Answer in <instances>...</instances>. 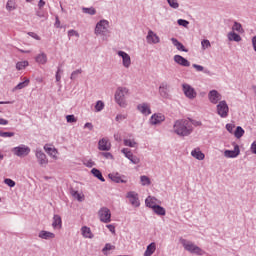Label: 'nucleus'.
I'll return each mask as SVG.
<instances>
[{
	"label": "nucleus",
	"mask_w": 256,
	"mask_h": 256,
	"mask_svg": "<svg viewBox=\"0 0 256 256\" xmlns=\"http://www.w3.org/2000/svg\"><path fill=\"white\" fill-rule=\"evenodd\" d=\"M84 165H85V167H89V168L95 167V163L91 159L90 160H85Z\"/></svg>",
	"instance_id": "obj_57"
},
{
	"label": "nucleus",
	"mask_w": 256,
	"mask_h": 256,
	"mask_svg": "<svg viewBox=\"0 0 256 256\" xmlns=\"http://www.w3.org/2000/svg\"><path fill=\"white\" fill-rule=\"evenodd\" d=\"M29 37H32V39H35L36 41H41V37L37 35L35 32H28Z\"/></svg>",
	"instance_id": "obj_56"
},
{
	"label": "nucleus",
	"mask_w": 256,
	"mask_h": 256,
	"mask_svg": "<svg viewBox=\"0 0 256 256\" xmlns=\"http://www.w3.org/2000/svg\"><path fill=\"white\" fill-rule=\"evenodd\" d=\"M234 129H235V124H226V130L228 133H233Z\"/></svg>",
	"instance_id": "obj_59"
},
{
	"label": "nucleus",
	"mask_w": 256,
	"mask_h": 256,
	"mask_svg": "<svg viewBox=\"0 0 256 256\" xmlns=\"http://www.w3.org/2000/svg\"><path fill=\"white\" fill-rule=\"evenodd\" d=\"M252 46L254 51H256V36L252 37Z\"/></svg>",
	"instance_id": "obj_64"
},
{
	"label": "nucleus",
	"mask_w": 256,
	"mask_h": 256,
	"mask_svg": "<svg viewBox=\"0 0 256 256\" xmlns=\"http://www.w3.org/2000/svg\"><path fill=\"white\" fill-rule=\"evenodd\" d=\"M169 83L162 82L159 86V95L162 97V99H171V94H169Z\"/></svg>",
	"instance_id": "obj_13"
},
{
	"label": "nucleus",
	"mask_w": 256,
	"mask_h": 256,
	"mask_svg": "<svg viewBox=\"0 0 256 256\" xmlns=\"http://www.w3.org/2000/svg\"><path fill=\"white\" fill-rule=\"evenodd\" d=\"M243 135H245V130L241 126L236 127V130L234 131L236 139H241Z\"/></svg>",
	"instance_id": "obj_37"
},
{
	"label": "nucleus",
	"mask_w": 256,
	"mask_h": 256,
	"mask_svg": "<svg viewBox=\"0 0 256 256\" xmlns=\"http://www.w3.org/2000/svg\"><path fill=\"white\" fill-rule=\"evenodd\" d=\"M44 151L52 157V159L57 160V155L59 154V151L56 150L55 147H49V145H44Z\"/></svg>",
	"instance_id": "obj_22"
},
{
	"label": "nucleus",
	"mask_w": 256,
	"mask_h": 256,
	"mask_svg": "<svg viewBox=\"0 0 256 256\" xmlns=\"http://www.w3.org/2000/svg\"><path fill=\"white\" fill-rule=\"evenodd\" d=\"M140 181L143 187L151 185V179L146 175L141 176Z\"/></svg>",
	"instance_id": "obj_41"
},
{
	"label": "nucleus",
	"mask_w": 256,
	"mask_h": 256,
	"mask_svg": "<svg viewBox=\"0 0 256 256\" xmlns=\"http://www.w3.org/2000/svg\"><path fill=\"white\" fill-rule=\"evenodd\" d=\"M124 145L125 147H135V145H137V142H135V140L125 139Z\"/></svg>",
	"instance_id": "obj_48"
},
{
	"label": "nucleus",
	"mask_w": 256,
	"mask_h": 256,
	"mask_svg": "<svg viewBox=\"0 0 256 256\" xmlns=\"http://www.w3.org/2000/svg\"><path fill=\"white\" fill-rule=\"evenodd\" d=\"M59 73H61V68H58L57 71H56L55 77H56V82L57 83H59V81H61V74H59Z\"/></svg>",
	"instance_id": "obj_61"
},
{
	"label": "nucleus",
	"mask_w": 256,
	"mask_h": 256,
	"mask_svg": "<svg viewBox=\"0 0 256 256\" xmlns=\"http://www.w3.org/2000/svg\"><path fill=\"white\" fill-rule=\"evenodd\" d=\"M190 120V127H201L203 125L201 121L193 120L191 118H188Z\"/></svg>",
	"instance_id": "obj_49"
},
{
	"label": "nucleus",
	"mask_w": 256,
	"mask_h": 256,
	"mask_svg": "<svg viewBox=\"0 0 256 256\" xmlns=\"http://www.w3.org/2000/svg\"><path fill=\"white\" fill-rule=\"evenodd\" d=\"M71 37H79V32L77 30H69L68 31V38L71 39Z\"/></svg>",
	"instance_id": "obj_52"
},
{
	"label": "nucleus",
	"mask_w": 256,
	"mask_h": 256,
	"mask_svg": "<svg viewBox=\"0 0 256 256\" xmlns=\"http://www.w3.org/2000/svg\"><path fill=\"white\" fill-rule=\"evenodd\" d=\"M36 15H37V17H40V19L47 17L45 15V12L43 10H41L40 8H39V10L36 11Z\"/></svg>",
	"instance_id": "obj_58"
},
{
	"label": "nucleus",
	"mask_w": 256,
	"mask_h": 256,
	"mask_svg": "<svg viewBox=\"0 0 256 256\" xmlns=\"http://www.w3.org/2000/svg\"><path fill=\"white\" fill-rule=\"evenodd\" d=\"M171 41L174 47H176L178 51H183L184 53H187L188 50L185 49V46L183 45V43L179 42L177 38H171Z\"/></svg>",
	"instance_id": "obj_30"
},
{
	"label": "nucleus",
	"mask_w": 256,
	"mask_h": 256,
	"mask_svg": "<svg viewBox=\"0 0 256 256\" xmlns=\"http://www.w3.org/2000/svg\"><path fill=\"white\" fill-rule=\"evenodd\" d=\"M92 175L96 177V179H99V181H102V183H105V178L103 177V174L99 171L97 168H93L91 170Z\"/></svg>",
	"instance_id": "obj_33"
},
{
	"label": "nucleus",
	"mask_w": 256,
	"mask_h": 256,
	"mask_svg": "<svg viewBox=\"0 0 256 256\" xmlns=\"http://www.w3.org/2000/svg\"><path fill=\"white\" fill-rule=\"evenodd\" d=\"M208 99L212 105H217V103H221V99H223V96H221V93L217 90H211L208 93Z\"/></svg>",
	"instance_id": "obj_12"
},
{
	"label": "nucleus",
	"mask_w": 256,
	"mask_h": 256,
	"mask_svg": "<svg viewBox=\"0 0 256 256\" xmlns=\"http://www.w3.org/2000/svg\"><path fill=\"white\" fill-rule=\"evenodd\" d=\"M192 67L194 69H196V71H198V72L205 71V68L201 65H198V64H193Z\"/></svg>",
	"instance_id": "obj_60"
},
{
	"label": "nucleus",
	"mask_w": 256,
	"mask_h": 256,
	"mask_svg": "<svg viewBox=\"0 0 256 256\" xmlns=\"http://www.w3.org/2000/svg\"><path fill=\"white\" fill-rule=\"evenodd\" d=\"M29 85V79L24 80L23 82H20L18 85H16L13 89V91H19L21 89H25Z\"/></svg>",
	"instance_id": "obj_39"
},
{
	"label": "nucleus",
	"mask_w": 256,
	"mask_h": 256,
	"mask_svg": "<svg viewBox=\"0 0 256 256\" xmlns=\"http://www.w3.org/2000/svg\"><path fill=\"white\" fill-rule=\"evenodd\" d=\"M179 242L185 249V251H188V253H191L192 255H198L203 256L205 255V250L201 249V247L195 245L191 240H187L185 238H180Z\"/></svg>",
	"instance_id": "obj_3"
},
{
	"label": "nucleus",
	"mask_w": 256,
	"mask_h": 256,
	"mask_svg": "<svg viewBox=\"0 0 256 256\" xmlns=\"http://www.w3.org/2000/svg\"><path fill=\"white\" fill-rule=\"evenodd\" d=\"M110 27L111 25L109 20L102 19L96 23L94 34L97 37H102L103 41H107V39L111 37V30H109Z\"/></svg>",
	"instance_id": "obj_2"
},
{
	"label": "nucleus",
	"mask_w": 256,
	"mask_h": 256,
	"mask_svg": "<svg viewBox=\"0 0 256 256\" xmlns=\"http://www.w3.org/2000/svg\"><path fill=\"white\" fill-rule=\"evenodd\" d=\"M201 47L203 51H205L206 49H210L211 42L208 39H204L201 41Z\"/></svg>",
	"instance_id": "obj_45"
},
{
	"label": "nucleus",
	"mask_w": 256,
	"mask_h": 256,
	"mask_svg": "<svg viewBox=\"0 0 256 256\" xmlns=\"http://www.w3.org/2000/svg\"><path fill=\"white\" fill-rule=\"evenodd\" d=\"M232 31L233 32H237V33H243V25H241V23L234 21V24L232 26Z\"/></svg>",
	"instance_id": "obj_38"
},
{
	"label": "nucleus",
	"mask_w": 256,
	"mask_h": 256,
	"mask_svg": "<svg viewBox=\"0 0 256 256\" xmlns=\"http://www.w3.org/2000/svg\"><path fill=\"white\" fill-rule=\"evenodd\" d=\"M250 150H251V153H253L254 155H256V141H254V142L251 144Z\"/></svg>",
	"instance_id": "obj_62"
},
{
	"label": "nucleus",
	"mask_w": 256,
	"mask_h": 256,
	"mask_svg": "<svg viewBox=\"0 0 256 256\" xmlns=\"http://www.w3.org/2000/svg\"><path fill=\"white\" fill-rule=\"evenodd\" d=\"M117 55L118 57H121L123 67L129 69L131 67V56H129L127 52L121 50L117 52Z\"/></svg>",
	"instance_id": "obj_16"
},
{
	"label": "nucleus",
	"mask_w": 256,
	"mask_h": 256,
	"mask_svg": "<svg viewBox=\"0 0 256 256\" xmlns=\"http://www.w3.org/2000/svg\"><path fill=\"white\" fill-rule=\"evenodd\" d=\"M12 153L13 155H15L16 157H27V155H29V153H31V148L25 144H20L14 148H12Z\"/></svg>",
	"instance_id": "obj_5"
},
{
	"label": "nucleus",
	"mask_w": 256,
	"mask_h": 256,
	"mask_svg": "<svg viewBox=\"0 0 256 256\" xmlns=\"http://www.w3.org/2000/svg\"><path fill=\"white\" fill-rule=\"evenodd\" d=\"M82 73H83L82 69H77L73 71L70 76L71 81H75V79H77V77H79V75H81Z\"/></svg>",
	"instance_id": "obj_44"
},
{
	"label": "nucleus",
	"mask_w": 256,
	"mask_h": 256,
	"mask_svg": "<svg viewBox=\"0 0 256 256\" xmlns=\"http://www.w3.org/2000/svg\"><path fill=\"white\" fill-rule=\"evenodd\" d=\"M127 199H129V202L132 207H139L141 203L139 202V194L135 191H130L126 195Z\"/></svg>",
	"instance_id": "obj_15"
},
{
	"label": "nucleus",
	"mask_w": 256,
	"mask_h": 256,
	"mask_svg": "<svg viewBox=\"0 0 256 256\" xmlns=\"http://www.w3.org/2000/svg\"><path fill=\"white\" fill-rule=\"evenodd\" d=\"M0 137H3L4 139L15 137V132H3L0 130Z\"/></svg>",
	"instance_id": "obj_47"
},
{
	"label": "nucleus",
	"mask_w": 256,
	"mask_h": 256,
	"mask_svg": "<svg viewBox=\"0 0 256 256\" xmlns=\"http://www.w3.org/2000/svg\"><path fill=\"white\" fill-rule=\"evenodd\" d=\"M38 237L40 239H45L46 241H49V239H55V233L41 230L38 234Z\"/></svg>",
	"instance_id": "obj_24"
},
{
	"label": "nucleus",
	"mask_w": 256,
	"mask_h": 256,
	"mask_svg": "<svg viewBox=\"0 0 256 256\" xmlns=\"http://www.w3.org/2000/svg\"><path fill=\"white\" fill-rule=\"evenodd\" d=\"M98 149L99 151H111V141H109V138H101L98 141Z\"/></svg>",
	"instance_id": "obj_17"
},
{
	"label": "nucleus",
	"mask_w": 256,
	"mask_h": 256,
	"mask_svg": "<svg viewBox=\"0 0 256 256\" xmlns=\"http://www.w3.org/2000/svg\"><path fill=\"white\" fill-rule=\"evenodd\" d=\"M125 119H127V115L126 114H117L115 120L118 123H121V121H125Z\"/></svg>",
	"instance_id": "obj_51"
},
{
	"label": "nucleus",
	"mask_w": 256,
	"mask_h": 256,
	"mask_svg": "<svg viewBox=\"0 0 256 256\" xmlns=\"http://www.w3.org/2000/svg\"><path fill=\"white\" fill-rule=\"evenodd\" d=\"M191 155L192 157H194V159H197L198 161H203V159H205V154L201 152L199 148L192 150Z\"/></svg>",
	"instance_id": "obj_27"
},
{
	"label": "nucleus",
	"mask_w": 256,
	"mask_h": 256,
	"mask_svg": "<svg viewBox=\"0 0 256 256\" xmlns=\"http://www.w3.org/2000/svg\"><path fill=\"white\" fill-rule=\"evenodd\" d=\"M172 133L178 137H189L193 133V126H191L190 119H178L174 122Z\"/></svg>",
	"instance_id": "obj_1"
},
{
	"label": "nucleus",
	"mask_w": 256,
	"mask_h": 256,
	"mask_svg": "<svg viewBox=\"0 0 256 256\" xmlns=\"http://www.w3.org/2000/svg\"><path fill=\"white\" fill-rule=\"evenodd\" d=\"M146 41L148 45H157V43H161V38H159L157 33L153 32V30H149L146 36Z\"/></svg>",
	"instance_id": "obj_14"
},
{
	"label": "nucleus",
	"mask_w": 256,
	"mask_h": 256,
	"mask_svg": "<svg viewBox=\"0 0 256 256\" xmlns=\"http://www.w3.org/2000/svg\"><path fill=\"white\" fill-rule=\"evenodd\" d=\"M5 185H8V187H15L16 183L13 179L6 178L4 179Z\"/></svg>",
	"instance_id": "obj_50"
},
{
	"label": "nucleus",
	"mask_w": 256,
	"mask_h": 256,
	"mask_svg": "<svg viewBox=\"0 0 256 256\" xmlns=\"http://www.w3.org/2000/svg\"><path fill=\"white\" fill-rule=\"evenodd\" d=\"M71 195L74 199H77L80 203L85 200V195L83 193H80L79 191L72 190Z\"/></svg>",
	"instance_id": "obj_31"
},
{
	"label": "nucleus",
	"mask_w": 256,
	"mask_h": 256,
	"mask_svg": "<svg viewBox=\"0 0 256 256\" xmlns=\"http://www.w3.org/2000/svg\"><path fill=\"white\" fill-rule=\"evenodd\" d=\"M66 121L67 123H77V118H75V115H67Z\"/></svg>",
	"instance_id": "obj_53"
},
{
	"label": "nucleus",
	"mask_w": 256,
	"mask_h": 256,
	"mask_svg": "<svg viewBox=\"0 0 256 256\" xmlns=\"http://www.w3.org/2000/svg\"><path fill=\"white\" fill-rule=\"evenodd\" d=\"M152 209L156 215L163 216L166 213L165 208L161 207L160 205H156V207Z\"/></svg>",
	"instance_id": "obj_42"
},
{
	"label": "nucleus",
	"mask_w": 256,
	"mask_h": 256,
	"mask_svg": "<svg viewBox=\"0 0 256 256\" xmlns=\"http://www.w3.org/2000/svg\"><path fill=\"white\" fill-rule=\"evenodd\" d=\"M174 61L181 67H191V62L181 55H174Z\"/></svg>",
	"instance_id": "obj_20"
},
{
	"label": "nucleus",
	"mask_w": 256,
	"mask_h": 256,
	"mask_svg": "<svg viewBox=\"0 0 256 256\" xmlns=\"http://www.w3.org/2000/svg\"><path fill=\"white\" fill-rule=\"evenodd\" d=\"M167 3L171 9H179V2L177 0H167Z\"/></svg>",
	"instance_id": "obj_46"
},
{
	"label": "nucleus",
	"mask_w": 256,
	"mask_h": 256,
	"mask_svg": "<svg viewBox=\"0 0 256 256\" xmlns=\"http://www.w3.org/2000/svg\"><path fill=\"white\" fill-rule=\"evenodd\" d=\"M227 37L228 40L235 41L236 43H239V41H241V36L233 31L229 32Z\"/></svg>",
	"instance_id": "obj_32"
},
{
	"label": "nucleus",
	"mask_w": 256,
	"mask_h": 256,
	"mask_svg": "<svg viewBox=\"0 0 256 256\" xmlns=\"http://www.w3.org/2000/svg\"><path fill=\"white\" fill-rule=\"evenodd\" d=\"M105 109V103L101 100H98L95 105V111L96 113H99Z\"/></svg>",
	"instance_id": "obj_43"
},
{
	"label": "nucleus",
	"mask_w": 256,
	"mask_h": 256,
	"mask_svg": "<svg viewBox=\"0 0 256 256\" xmlns=\"http://www.w3.org/2000/svg\"><path fill=\"white\" fill-rule=\"evenodd\" d=\"M109 251H115V246L111 243H106L104 248L102 249V253L104 255H109Z\"/></svg>",
	"instance_id": "obj_35"
},
{
	"label": "nucleus",
	"mask_w": 256,
	"mask_h": 256,
	"mask_svg": "<svg viewBox=\"0 0 256 256\" xmlns=\"http://www.w3.org/2000/svg\"><path fill=\"white\" fill-rule=\"evenodd\" d=\"M121 153H123V155L126 157V159H129V161L131 163H133V165H139V163H141V159H139V157L133 155V152H131V150H129V148H123L121 150Z\"/></svg>",
	"instance_id": "obj_10"
},
{
	"label": "nucleus",
	"mask_w": 256,
	"mask_h": 256,
	"mask_svg": "<svg viewBox=\"0 0 256 256\" xmlns=\"http://www.w3.org/2000/svg\"><path fill=\"white\" fill-rule=\"evenodd\" d=\"M106 227L110 232L115 234V226L113 224H107Z\"/></svg>",
	"instance_id": "obj_63"
},
{
	"label": "nucleus",
	"mask_w": 256,
	"mask_h": 256,
	"mask_svg": "<svg viewBox=\"0 0 256 256\" xmlns=\"http://www.w3.org/2000/svg\"><path fill=\"white\" fill-rule=\"evenodd\" d=\"M81 233H82V236L84 237V239H93V237H94L93 232H91V228H89L87 226H83L81 228Z\"/></svg>",
	"instance_id": "obj_25"
},
{
	"label": "nucleus",
	"mask_w": 256,
	"mask_h": 256,
	"mask_svg": "<svg viewBox=\"0 0 256 256\" xmlns=\"http://www.w3.org/2000/svg\"><path fill=\"white\" fill-rule=\"evenodd\" d=\"M98 216L101 223H111V210L107 207H102L98 211Z\"/></svg>",
	"instance_id": "obj_9"
},
{
	"label": "nucleus",
	"mask_w": 256,
	"mask_h": 256,
	"mask_svg": "<svg viewBox=\"0 0 256 256\" xmlns=\"http://www.w3.org/2000/svg\"><path fill=\"white\" fill-rule=\"evenodd\" d=\"M165 121V114L163 113H154L150 117V124L152 125H161Z\"/></svg>",
	"instance_id": "obj_18"
},
{
	"label": "nucleus",
	"mask_w": 256,
	"mask_h": 256,
	"mask_svg": "<svg viewBox=\"0 0 256 256\" xmlns=\"http://www.w3.org/2000/svg\"><path fill=\"white\" fill-rule=\"evenodd\" d=\"M137 110L144 115L145 117L151 115V105L149 103L144 102L137 105Z\"/></svg>",
	"instance_id": "obj_19"
},
{
	"label": "nucleus",
	"mask_w": 256,
	"mask_h": 256,
	"mask_svg": "<svg viewBox=\"0 0 256 256\" xmlns=\"http://www.w3.org/2000/svg\"><path fill=\"white\" fill-rule=\"evenodd\" d=\"M128 94H129V89H127V87H118L116 89L114 99L117 105H119V107H122L123 109L127 107V99L125 98V96Z\"/></svg>",
	"instance_id": "obj_4"
},
{
	"label": "nucleus",
	"mask_w": 256,
	"mask_h": 256,
	"mask_svg": "<svg viewBox=\"0 0 256 256\" xmlns=\"http://www.w3.org/2000/svg\"><path fill=\"white\" fill-rule=\"evenodd\" d=\"M34 153L40 167H47V165H49V159L41 148H36Z\"/></svg>",
	"instance_id": "obj_7"
},
{
	"label": "nucleus",
	"mask_w": 256,
	"mask_h": 256,
	"mask_svg": "<svg viewBox=\"0 0 256 256\" xmlns=\"http://www.w3.org/2000/svg\"><path fill=\"white\" fill-rule=\"evenodd\" d=\"M6 9L9 12L15 11V9H17V3L15 2V0H8L6 3Z\"/></svg>",
	"instance_id": "obj_34"
},
{
	"label": "nucleus",
	"mask_w": 256,
	"mask_h": 256,
	"mask_svg": "<svg viewBox=\"0 0 256 256\" xmlns=\"http://www.w3.org/2000/svg\"><path fill=\"white\" fill-rule=\"evenodd\" d=\"M234 149L233 150H225L224 151V157L227 159H236V157H239L241 155V149L236 143H233Z\"/></svg>",
	"instance_id": "obj_11"
},
{
	"label": "nucleus",
	"mask_w": 256,
	"mask_h": 256,
	"mask_svg": "<svg viewBox=\"0 0 256 256\" xmlns=\"http://www.w3.org/2000/svg\"><path fill=\"white\" fill-rule=\"evenodd\" d=\"M100 155H102V157H104L105 159H114L113 154H111V152H101Z\"/></svg>",
	"instance_id": "obj_55"
},
{
	"label": "nucleus",
	"mask_w": 256,
	"mask_h": 256,
	"mask_svg": "<svg viewBox=\"0 0 256 256\" xmlns=\"http://www.w3.org/2000/svg\"><path fill=\"white\" fill-rule=\"evenodd\" d=\"M62 225L63 221L61 220V216L55 214L52 222L53 229H61Z\"/></svg>",
	"instance_id": "obj_26"
},
{
	"label": "nucleus",
	"mask_w": 256,
	"mask_h": 256,
	"mask_svg": "<svg viewBox=\"0 0 256 256\" xmlns=\"http://www.w3.org/2000/svg\"><path fill=\"white\" fill-rule=\"evenodd\" d=\"M82 12L85 13L86 15H97V10L94 7H83Z\"/></svg>",
	"instance_id": "obj_40"
},
{
	"label": "nucleus",
	"mask_w": 256,
	"mask_h": 256,
	"mask_svg": "<svg viewBox=\"0 0 256 256\" xmlns=\"http://www.w3.org/2000/svg\"><path fill=\"white\" fill-rule=\"evenodd\" d=\"M177 23L181 27H188V25H189V21H187L185 19H178Z\"/></svg>",
	"instance_id": "obj_54"
},
{
	"label": "nucleus",
	"mask_w": 256,
	"mask_h": 256,
	"mask_svg": "<svg viewBox=\"0 0 256 256\" xmlns=\"http://www.w3.org/2000/svg\"><path fill=\"white\" fill-rule=\"evenodd\" d=\"M108 177L111 179V181H114V183H127L125 176H121L120 173H112L109 174Z\"/></svg>",
	"instance_id": "obj_21"
},
{
	"label": "nucleus",
	"mask_w": 256,
	"mask_h": 256,
	"mask_svg": "<svg viewBox=\"0 0 256 256\" xmlns=\"http://www.w3.org/2000/svg\"><path fill=\"white\" fill-rule=\"evenodd\" d=\"M155 251H157V244H155V242H152L147 246L144 252V256H151L153 255V253H155Z\"/></svg>",
	"instance_id": "obj_28"
},
{
	"label": "nucleus",
	"mask_w": 256,
	"mask_h": 256,
	"mask_svg": "<svg viewBox=\"0 0 256 256\" xmlns=\"http://www.w3.org/2000/svg\"><path fill=\"white\" fill-rule=\"evenodd\" d=\"M182 91L187 99H190L191 101L197 99V91L190 84H182Z\"/></svg>",
	"instance_id": "obj_8"
},
{
	"label": "nucleus",
	"mask_w": 256,
	"mask_h": 256,
	"mask_svg": "<svg viewBox=\"0 0 256 256\" xmlns=\"http://www.w3.org/2000/svg\"><path fill=\"white\" fill-rule=\"evenodd\" d=\"M216 112L221 119H227L229 117V105L227 104V101H220L216 106Z\"/></svg>",
	"instance_id": "obj_6"
},
{
	"label": "nucleus",
	"mask_w": 256,
	"mask_h": 256,
	"mask_svg": "<svg viewBox=\"0 0 256 256\" xmlns=\"http://www.w3.org/2000/svg\"><path fill=\"white\" fill-rule=\"evenodd\" d=\"M146 207H149L150 209H154L157 206V198L148 196L145 200Z\"/></svg>",
	"instance_id": "obj_29"
},
{
	"label": "nucleus",
	"mask_w": 256,
	"mask_h": 256,
	"mask_svg": "<svg viewBox=\"0 0 256 256\" xmlns=\"http://www.w3.org/2000/svg\"><path fill=\"white\" fill-rule=\"evenodd\" d=\"M35 61L36 63H38V65H47V54L45 52H41L40 54H37L35 57Z\"/></svg>",
	"instance_id": "obj_23"
},
{
	"label": "nucleus",
	"mask_w": 256,
	"mask_h": 256,
	"mask_svg": "<svg viewBox=\"0 0 256 256\" xmlns=\"http://www.w3.org/2000/svg\"><path fill=\"white\" fill-rule=\"evenodd\" d=\"M25 67H29V61L24 60L16 63V69L17 71H23Z\"/></svg>",
	"instance_id": "obj_36"
}]
</instances>
